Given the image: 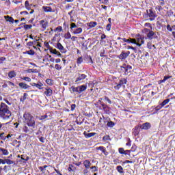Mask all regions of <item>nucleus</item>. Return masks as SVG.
Masks as SVG:
<instances>
[{
    "label": "nucleus",
    "mask_w": 175,
    "mask_h": 175,
    "mask_svg": "<svg viewBox=\"0 0 175 175\" xmlns=\"http://www.w3.org/2000/svg\"><path fill=\"white\" fill-rule=\"evenodd\" d=\"M5 165V159H0V165Z\"/></svg>",
    "instance_id": "60"
},
{
    "label": "nucleus",
    "mask_w": 175,
    "mask_h": 175,
    "mask_svg": "<svg viewBox=\"0 0 175 175\" xmlns=\"http://www.w3.org/2000/svg\"><path fill=\"white\" fill-rule=\"evenodd\" d=\"M70 91L71 94H75V92L76 94H80V90L79 86L78 87L72 86L70 89Z\"/></svg>",
    "instance_id": "10"
},
{
    "label": "nucleus",
    "mask_w": 175,
    "mask_h": 175,
    "mask_svg": "<svg viewBox=\"0 0 175 175\" xmlns=\"http://www.w3.org/2000/svg\"><path fill=\"white\" fill-rule=\"evenodd\" d=\"M81 32H83V29L81 27L77 28V29L72 31V33H74V35H79L81 33Z\"/></svg>",
    "instance_id": "22"
},
{
    "label": "nucleus",
    "mask_w": 175,
    "mask_h": 175,
    "mask_svg": "<svg viewBox=\"0 0 175 175\" xmlns=\"http://www.w3.org/2000/svg\"><path fill=\"white\" fill-rule=\"evenodd\" d=\"M156 10H157L158 12H161V10H162L163 8H162V6L161 5H157L155 8Z\"/></svg>",
    "instance_id": "45"
},
{
    "label": "nucleus",
    "mask_w": 175,
    "mask_h": 175,
    "mask_svg": "<svg viewBox=\"0 0 175 175\" xmlns=\"http://www.w3.org/2000/svg\"><path fill=\"white\" fill-rule=\"evenodd\" d=\"M3 101L5 102V103H7V105H8L9 106L12 105V103L9 102L8 99L3 98Z\"/></svg>",
    "instance_id": "53"
},
{
    "label": "nucleus",
    "mask_w": 175,
    "mask_h": 175,
    "mask_svg": "<svg viewBox=\"0 0 175 175\" xmlns=\"http://www.w3.org/2000/svg\"><path fill=\"white\" fill-rule=\"evenodd\" d=\"M46 118H47V115H44L40 118V120L42 121V120H46Z\"/></svg>",
    "instance_id": "54"
},
{
    "label": "nucleus",
    "mask_w": 175,
    "mask_h": 175,
    "mask_svg": "<svg viewBox=\"0 0 175 175\" xmlns=\"http://www.w3.org/2000/svg\"><path fill=\"white\" fill-rule=\"evenodd\" d=\"M96 22H90L88 25L90 28H94V27H96Z\"/></svg>",
    "instance_id": "33"
},
{
    "label": "nucleus",
    "mask_w": 175,
    "mask_h": 175,
    "mask_svg": "<svg viewBox=\"0 0 175 175\" xmlns=\"http://www.w3.org/2000/svg\"><path fill=\"white\" fill-rule=\"evenodd\" d=\"M22 80H25V81H27V83H31V78H29L28 77H23L22 78Z\"/></svg>",
    "instance_id": "35"
},
{
    "label": "nucleus",
    "mask_w": 175,
    "mask_h": 175,
    "mask_svg": "<svg viewBox=\"0 0 175 175\" xmlns=\"http://www.w3.org/2000/svg\"><path fill=\"white\" fill-rule=\"evenodd\" d=\"M3 155H9V151H8V150L6 149H3V148H0Z\"/></svg>",
    "instance_id": "30"
},
{
    "label": "nucleus",
    "mask_w": 175,
    "mask_h": 175,
    "mask_svg": "<svg viewBox=\"0 0 175 175\" xmlns=\"http://www.w3.org/2000/svg\"><path fill=\"white\" fill-rule=\"evenodd\" d=\"M27 73H35V70L33 69H28L26 70Z\"/></svg>",
    "instance_id": "48"
},
{
    "label": "nucleus",
    "mask_w": 175,
    "mask_h": 175,
    "mask_svg": "<svg viewBox=\"0 0 175 175\" xmlns=\"http://www.w3.org/2000/svg\"><path fill=\"white\" fill-rule=\"evenodd\" d=\"M7 125L8 123H2L0 122V131H8Z\"/></svg>",
    "instance_id": "21"
},
{
    "label": "nucleus",
    "mask_w": 175,
    "mask_h": 175,
    "mask_svg": "<svg viewBox=\"0 0 175 175\" xmlns=\"http://www.w3.org/2000/svg\"><path fill=\"white\" fill-rule=\"evenodd\" d=\"M118 151H119L120 154H124V155L127 154V153H126V151L122 148H119Z\"/></svg>",
    "instance_id": "38"
},
{
    "label": "nucleus",
    "mask_w": 175,
    "mask_h": 175,
    "mask_svg": "<svg viewBox=\"0 0 175 175\" xmlns=\"http://www.w3.org/2000/svg\"><path fill=\"white\" fill-rule=\"evenodd\" d=\"M100 57H105V49H103L100 53Z\"/></svg>",
    "instance_id": "56"
},
{
    "label": "nucleus",
    "mask_w": 175,
    "mask_h": 175,
    "mask_svg": "<svg viewBox=\"0 0 175 175\" xmlns=\"http://www.w3.org/2000/svg\"><path fill=\"white\" fill-rule=\"evenodd\" d=\"M6 60V57H0V64H3V61Z\"/></svg>",
    "instance_id": "50"
},
{
    "label": "nucleus",
    "mask_w": 175,
    "mask_h": 175,
    "mask_svg": "<svg viewBox=\"0 0 175 175\" xmlns=\"http://www.w3.org/2000/svg\"><path fill=\"white\" fill-rule=\"evenodd\" d=\"M140 132V126L135 127V129L133 131V133L134 136H137L139 135V133Z\"/></svg>",
    "instance_id": "19"
},
{
    "label": "nucleus",
    "mask_w": 175,
    "mask_h": 175,
    "mask_svg": "<svg viewBox=\"0 0 175 175\" xmlns=\"http://www.w3.org/2000/svg\"><path fill=\"white\" fill-rule=\"evenodd\" d=\"M56 31H58V32H61L62 31V27L59 26L56 28Z\"/></svg>",
    "instance_id": "61"
},
{
    "label": "nucleus",
    "mask_w": 175,
    "mask_h": 175,
    "mask_svg": "<svg viewBox=\"0 0 175 175\" xmlns=\"http://www.w3.org/2000/svg\"><path fill=\"white\" fill-rule=\"evenodd\" d=\"M122 70H123V72H125V73L128 72L129 70H131V69H132V66H129V65H126L124 64L122 67Z\"/></svg>",
    "instance_id": "12"
},
{
    "label": "nucleus",
    "mask_w": 175,
    "mask_h": 175,
    "mask_svg": "<svg viewBox=\"0 0 175 175\" xmlns=\"http://www.w3.org/2000/svg\"><path fill=\"white\" fill-rule=\"evenodd\" d=\"M78 87L79 88L80 94H81V92H83V91H85V90H87V85H82Z\"/></svg>",
    "instance_id": "23"
},
{
    "label": "nucleus",
    "mask_w": 175,
    "mask_h": 175,
    "mask_svg": "<svg viewBox=\"0 0 175 175\" xmlns=\"http://www.w3.org/2000/svg\"><path fill=\"white\" fill-rule=\"evenodd\" d=\"M144 44V37L142 36H138L136 38H135V43H134V44H137V46H142V44Z\"/></svg>",
    "instance_id": "3"
},
{
    "label": "nucleus",
    "mask_w": 175,
    "mask_h": 175,
    "mask_svg": "<svg viewBox=\"0 0 175 175\" xmlns=\"http://www.w3.org/2000/svg\"><path fill=\"white\" fill-rule=\"evenodd\" d=\"M16 75H17V73H16V72L14 71H10L8 73V77H10V79H13V77H16Z\"/></svg>",
    "instance_id": "24"
},
{
    "label": "nucleus",
    "mask_w": 175,
    "mask_h": 175,
    "mask_svg": "<svg viewBox=\"0 0 175 175\" xmlns=\"http://www.w3.org/2000/svg\"><path fill=\"white\" fill-rule=\"evenodd\" d=\"M116 170L118 172V173H124V168H122L121 165L117 166Z\"/></svg>",
    "instance_id": "29"
},
{
    "label": "nucleus",
    "mask_w": 175,
    "mask_h": 175,
    "mask_svg": "<svg viewBox=\"0 0 175 175\" xmlns=\"http://www.w3.org/2000/svg\"><path fill=\"white\" fill-rule=\"evenodd\" d=\"M18 85H19V87H20L21 88H23V90H29V87H30V86H29V85H27V83H23V82L19 83Z\"/></svg>",
    "instance_id": "15"
},
{
    "label": "nucleus",
    "mask_w": 175,
    "mask_h": 175,
    "mask_svg": "<svg viewBox=\"0 0 175 175\" xmlns=\"http://www.w3.org/2000/svg\"><path fill=\"white\" fill-rule=\"evenodd\" d=\"M20 14H22V16H27L28 15V12L23 11V12H21Z\"/></svg>",
    "instance_id": "51"
},
{
    "label": "nucleus",
    "mask_w": 175,
    "mask_h": 175,
    "mask_svg": "<svg viewBox=\"0 0 175 175\" xmlns=\"http://www.w3.org/2000/svg\"><path fill=\"white\" fill-rule=\"evenodd\" d=\"M139 128H141V129L147 131V129H150L151 128V124L149 122L144 123L142 125L139 126Z\"/></svg>",
    "instance_id": "9"
},
{
    "label": "nucleus",
    "mask_w": 175,
    "mask_h": 175,
    "mask_svg": "<svg viewBox=\"0 0 175 175\" xmlns=\"http://www.w3.org/2000/svg\"><path fill=\"white\" fill-rule=\"evenodd\" d=\"M151 30L148 29H144V32L145 33H148Z\"/></svg>",
    "instance_id": "64"
},
{
    "label": "nucleus",
    "mask_w": 175,
    "mask_h": 175,
    "mask_svg": "<svg viewBox=\"0 0 175 175\" xmlns=\"http://www.w3.org/2000/svg\"><path fill=\"white\" fill-rule=\"evenodd\" d=\"M25 5L26 9H27L28 10H29V1H26L25 2Z\"/></svg>",
    "instance_id": "43"
},
{
    "label": "nucleus",
    "mask_w": 175,
    "mask_h": 175,
    "mask_svg": "<svg viewBox=\"0 0 175 175\" xmlns=\"http://www.w3.org/2000/svg\"><path fill=\"white\" fill-rule=\"evenodd\" d=\"M167 31H170V32H172V31H173V29H172V27H170V25H167Z\"/></svg>",
    "instance_id": "58"
},
{
    "label": "nucleus",
    "mask_w": 175,
    "mask_h": 175,
    "mask_svg": "<svg viewBox=\"0 0 175 175\" xmlns=\"http://www.w3.org/2000/svg\"><path fill=\"white\" fill-rule=\"evenodd\" d=\"M123 84H124V81L120 80L118 83H116V85L114 86V89L120 90V88H121V87Z\"/></svg>",
    "instance_id": "18"
},
{
    "label": "nucleus",
    "mask_w": 175,
    "mask_h": 175,
    "mask_svg": "<svg viewBox=\"0 0 175 175\" xmlns=\"http://www.w3.org/2000/svg\"><path fill=\"white\" fill-rule=\"evenodd\" d=\"M68 170V172H76V167L72 164H70Z\"/></svg>",
    "instance_id": "25"
},
{
    "label": "nucleus",
    "mask_w": 175,
    "mask_h": 175,
    "mask_svg": "<svg viewBox=\"0 0 175 175\" xmlns=\"http://www.w3.org/2000/svg\"><path fill=\"white\" fill-rule=\"evenodd\" d=\"M4 18H5L6 21H9V23H14V19L10 16H5Z\"/></svg>",
    "instance_id": "26"
},
{
    "label": "nucleus",
    "mask_w": 175,
    "mask_h": 175,
    "mask_svg": "<svg viewBox=\"0 0 175 175\" xmlns=\"http://www.w3.org/2000/svg\"><path fill=\"white\" fill-rule=\"evenodd\" d=\"M64 38H65V39H70V38H72V35L70 34V32H67V33L64 35Z\"/></svg>",
    "instance_id": "36"
},
{
    "label": "nucleus",
    "mask_w": 175,
    "mask_h": 175,
    "mask_svg": "<svg viewBox=\"0 0 175 175\" xmlns=\"http://www.w3.org/2000/svg\"><path fill=\"white\" fill-rule=\"evenodd\" d=\"M36 88H38V90H43V83H42V82H38Z\"/></svg>",
    "instance_id": "32"
},
{
    "label": "nucleus",
    "mask_w": 175,
    "mask_h": 175,
    "mask_svg": "<svg viewBox=\"0 0 175 175\" xmlns=\"http://www.w3.org/2000/svg\"><path fill=\"white\" fill-rule=\"evenodd\" d=\"M106 29L107 31H110V29H111V23H109L107 25Z\"/></svg>",
    "instance_id": "47"
},
{
    "label": "nucleus",
    "mask_w": 175,
    "mask_h": 175,
    "mask_svg": "<svg viewBox=\"0 0 175 175\" xmlns=\"http://www.w3.org/2000/svg\"><path fill=\"white\" fill-rule=\"evenodd\" d=\"M154 33H154V31H150L149 32H148V33H147V38H148V39H152V36H154Z\"/></svg>",
    "instance_id": "27"
},
{
    "label": "nucleus",
    "mask_w": 175,
    "mask_h": 175,
    "mask_svg": "<svg viewBox=\"0 0 175 175\" xmlns=\"http://www.w3.org/2000/svg\"><path fill=\"white\" fill-rule=\"evenodd\" d=\"M46 167H47V165H44L43 167H39V169L41 172H43V170H44Z\"/></svg>",
    "instance_id": "57"
},
{
    "label": "nucleus",
    "mask_w": 175,
    "mask_h": 175,
    "mask_svg": "<svg viewBox=\"0 0 175 175\" xmlns=\"http://www.w3.org/2000/svg\"><path fill=\"white\" fill-rule=\"evenodd\" d=\"M159 5L161 6H163L165 5V0H159Z\"/></svg>",
    "instance_id": "55"
},
{
    "label": "nucleus",
    "mask_w": 175,
    "mask_h": 175,
    "mask_svg": "<svg viewBox=\"0 0 175 175\" xmlns=\"http://www.w3.org/2000/svg\"><path fill=\"white\" fill-rule=\"evenodd\" d=\"M129 54H131V52H122V53L119 55L120 59H126L129 56Z\"/></svg>",
    "instance_id": "6"
},
{
    "label": "nucleus",
    "mask_w": 175,
    "mask_h": 175,
    "mask_svg": "<svg viewBox=\"0 0 175 175\" xmlns=\"http://www.w3.org/2000/svg\"><path fill=\"white\" fill-rule=\"evenodd\" d=\"M12 117V112L9 110V107L4 103L0 105V118L4 120H8Z\"/></svg>",
    "instance_id": "2"
},
{
    "label": "nucleus",
    "mask_w": 175,
    "mask_h": 175,
    "mask_svg": "<svg viewBox=\"0 0 175 175\" xmlns=\"http://www.w3.org/2000/svg\"><path fill=\"white\" fill-rule=\"evenodd\" d=\"M42 10H44V12H45V13L54 12V10H53V8H51V7H49V6H43Z\"/></svg>",
    "instance_id": "14"
},
{
    "label": "nucleus",
    "mask_w": 175,
    "mask_h": 175,
    "mask_svg": "<svg viewBox=\"0 0 175 175\" xmlns=\"http://www.w3.org/2000/svg\"><path fill=\"white\" fill-rule=\"evenodd\" d=\"M0 139L1 140H5L6 139V136H5V133L0 134Z\"/></svg>",
    "instance_id": "41"
},
{
    "label": "nucleus",
    "mask_w": 175,
    "mask_h": 175,
    "mask_svg": "<svg viewBox=\"0 0 175 175\" xmlns=\"http://www.w3.org/2000/svg\"><path fill=\"white\" fill-rule=\"evenodd\" d=\"M36 43H38V40H35V41H33V42H29L27 43V46L28 47H31V46H33V49H36Z\"/></svg>",
    "instance_id": "16"
},
{
    "label": "nucleus",
    "mask_w": 175,
    "mask_h": 175,
    "mask_svg": "<svg viewBox=\"0 0 175 175\" xmlns=\"http://www.w3.org/2000/svg\"><path fill=\"white\" fill-rule=\"evenodd\" d=\"M170 102V99L167 98L164 100L160 106H157V110H160V109H162L163 107V106H166V105H167V103H169Z\"/></svg>",
    "instance_id": "7"
},
{
    "label": "nucleus",
    "mask_w": 175,
    "mask_h": 175,
    "mask_svg": "<svg viewBox=\"0 0 175 175\" xmlns=\"http://www.w3.org/2000/svg\"><path fill=\"white\" fill-rule=\"evenodd\" d=\"M147 13L150 17V21H154V20H155V17H157V15H155V12H153L152 10H149V11H147Z\"/></svg>",
    "instance_id": "5"
},
{
    "label": "nucleus",
    "mask_w": 175,
    "mask_h": 175,
    "mask_svg": "<svg viewBox=\"0 0 175 175\" xmlns=\"http://www.w3.org/2000/svg\"><path fill=\"white\" fill-rule=\"evenodd\" d=\"M49 51H50V53H51V54H55V53L57 52V49H55L53 48H50Z\"/></svg>",
    "instance_id": "44"
},
{
    "label": "nucleus",
    "mask_w": 175,
    "mask_h": 175,
    "mask_svg": "<svg viewBox=\"0 0 175 175\" xmlns=\"http://www.w3.org/2000/svg\"><path fill=\"white\" fill-rule=\"evenodd\" d=\"M56 47L58 49V50H59V51H61L63 53H66V51H65V48L64 47V46H62V43L58 42L57 44Z\"/></svg>",
    "instance_id": "13"
},
{
    "label": "nucleus",
    "mask_w": 175,
    "mask_h": 175,
    "mask_svg": "<svg viewBox=\"0 0 175 175\" xmlns=\"http://www.w3.org/2000/svg\"><path fill=\"white\" fill-rule=\"evenodd\" d=\"M23 122L25 125L23 128V131L25 133H32L33 129L36 126V122L35 121V117L28 112H25L23 114Z\"/></svg>",
    "instance_id": "1"
},
{
    "label": "nucleus",
    "mask_w": 175,
    "mask_h": 175,
    "mask_svg": "<svg viewBox=\"0 0 175 175\" xmlns=\"http://www.w3.org/2000/svg\"><path fill=\"white\" fill-rule=\"evenodd\" d=\"M83 166H85V169H90V167H91V161L85 160L83 161Z\"/></svg>",
    "instance_id": "17"
},
{
    "label": "nucleus",
    "mask_w": 175,
    "mask_h": 175,
    "mask_svg": "<svg viewBox=\"0 0 175 175\" xmlns=\"http://www.w3.org/2000/svg\"><path fill=\"white\" fill-rule=\"evenodd\" d=\"M107 126H109V128H113V126H114V122H113L111 121L108 122Z\"/></svg>",
    "instance_id": "42"
},
{
    "label": "nucleus",
    "mask_w": 175,
    "mask_h": 175,
    "mask_svg": "<svg viewBox=\"0 0 175 175\" xmlns=\"http://www.w3.org/2000/svg\"><path fill=\"white\" fill-rule=\"evenodd\" d=\"M46 96H51L53 95V90L50 88H45V91L44 92Z\"/></svg>",
    "instance_id": "8"
},
{
    "label": "nucleus",
    "mask_w": 175,
    "mask_h": 175,
    "mask_svg": "<svg viewBox=\"0 0 175 175\" xmlns=\"http://www.w3.org/2000/svg\"><path fill=\"white\" fill-rule=\"evenodd\" d=\"M96 150H100V151H102V152H103L104 154L109 155V152L106 151V148H105V147L103 146L97 147Z\"/></svg>",
    "instance_id": "20"
},
{
    "label": "nucleus",
    "mask_w": 175,
    "mask_h": 175,
    "mask_svg": "<svg viewBox=\"0 0 175 175\" xmlns=\"http://www.w3.org/2000/svg\"><path fill=\"white\" fill-rule=\"evenodd\" d=\"M46 83L48 85H53V81L51 79H47Z\"/></svg>",
    "instance_id": "39"
},
{
    "label": "nucleus",
    "mask_w": 175,
    "mask_h": 175,
    "mask_svg": "<svg viewBox=\"0 0 175 175\" xmlns=\"http://www.w3.org/2000/svg\"><path fill=\"white\" fill-rule=\"evenodd\" d=\"M55 69H57V70H59L60 69H62V67L59 64L55 65Z\"/></svg>",
    "instance_id": "49"
},
{
    "label": "nucleus",
    "mask_w": 175,
    "mask_h": 175,
    "mask_svg": "<svg viewBox=\"0 0 175 175\" xmlns=\"http://www.w3.org/2000/svg\"><path fill=\"white\" fill-rule=\"evenodd\" d=\"M83 62V57H80L77 60V65H80Z\"/></svg>",
    "instance_id": "37"
},
{
    "label": "nucleus",
    "mask_w": 175,
    "mask_h": 175,
    "mask_svg": "<svg viewBox=\"0 0 175 175\" xmlns=\"http://www.w3.org/2000/svg\"><path fill=\"white\" fill-rule=\"evenodd\" d=\"M126 43H136V39L135 38H129L127 39Z\"/></svg>",
    "instance_id": "31"
},
{
    "label": "nucleus",
    "mask_w": 175,
    "mask_h": 175,
    "mask_svg": "<svg viewBox=\"0 0 175 175\" xmlns=\"http://www.w3.org/2000/svg\"><path fill=\"white\" fill-rule=\"evenodd\" d=\"M5 164L7 165H13V163H14V161L9 159H5Z\"/></svg>",
    "instance_id": "28"
},
{
    "label": "nucleus",
    "mask_w": 175,
    "mask_h": 175,
    "mask_svg": "<svg viewBox=\"0 0 175 175\" xmlns=\"http://www.w3.org/2000/svg\"><path fill=\"white\" fill-rule=\"evenodd\" d=\"M24 27L25 29H31V28H32V26L31 25H25Z\"/></svg>",
    "instance_id": "52"
},
{
    "label": "nucleus",
    "mask_w": 175,
    "mask_h": 175,
    "mask_svg": "<svg viewBox=\"0 0 175 175\" xmlns=\"http://www.w3.org/2000/svg\"><path fill=\"white\" fill-rule=\"evenodd\" d=\"M40 24L41 25L42 28L44 31L47 28V26L49 25V22L47 21L42 20L40 21Z\"/></svg>",
    "instance_id": "11"
},
{
    "label": "nucleus",
    "mask_w": 175,
    "mask_h": 175,
    "mask_svg": "<svg viewBox=\"0 0 175 175\" xmlns=\"http://www.w3.org/2000/svg\"><path fill=\"white\" fill-rule=\"evenodd\" d=\"M95 133H90L85 135L86 137H92V136H95Z\"/></svg>",
    "instance_id": "40"
},
{
    "label": "nucleus",
    "mask_w": 175,
    "mask_h": 175,
    "mask_svg": "<svg viewBox=\"0 0 175 175\" xmlns=\"http://www.w3.org/2000/svg\"><path fill=\"white\" fill-rule=\"evenodd\" d=\"M70 29H71V31H75L73 29L74 28H77V25H76V23H72L71 24H70Z\"/></svg>",
    "instance_id": "34"
},
{
    "label": "nucleus",
    "mask_w": 175,
    "mask_h": 175,
    "mask_svg": "<svg viewBox=\"0 0 175 175\" xmlns=\"http://www.w3.org/2000/svg\"><path fill=\"white\" fill-rule=\"evenodd\" d=\"M144 26L145 27H148L149 28L152 29V26H151V24H150V23H145Z\"/></svg>",
    "instance_id": "59"
},
{
    "label": "nucleus",
    "mask_w": 175,
    "mask_h": 175,
    "mask_svg": "<svg viewBox=\"0 0 175 175\" xmlns=\"http://www.w3.org/2000/svg\"><path fill=\"white\" fill-rule=\"evenodd\" d=\"M93 170V172H98V169L96 168V166H93L90 167Z\"/></svg>",
    "instance_id": "63"
},
{
    "label": "nucleus",
    "mask_w": 175,
    "mask_h": 175,
    "mask_svg": "<svg viewBox=\"0 0 175 175\" xmlns=\"http://www.w3.org/2000/svg\"><path fill=\"white\" fill-rule=\"evenodd\" d=\"M104 99L106 102H108V103H109V105H111V100L109 99V97L105 96Z\"/></svg>",
    "instance_id": "46"
},
{
    "label": "nucleus",
    "mask_w": 175,
    "mask_h": 175,
    "mask_svg": "<svg viewBox=\"0 0 175 175\" xmlns=\"http://www.w3.org/2000/svg\"><path fill=\"white\" fill-rule=\"evenodd\" d=\"M76 109V105L75 104H72L71 105V111H73Z\"/></svg>",
    "instance_id": "62"
},
{
    "label": "nucleus",
    "mask_w": 175,
    "mask_h": 175,
    "mask_svg": "<svg viewBox=\"0 0 175 175\" xmlns=\"http://www.w3.org/2000/svg\"><path fill=\"white\" fill-rule=\"evenodd\" d=\"M87 78V75H85V74H78V76L76 78L75 80V83L77 84H81V81L84 80L85 79Z\"/></svg>",
    "instance_id": "4"
}]
</instances>
